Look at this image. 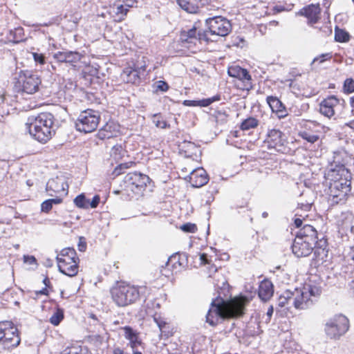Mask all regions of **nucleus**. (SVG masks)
Instances as JSON below:
<instances>
[{
    "label": "nucleus",
    "instance_id": "obj_39",
    "mask_svg": "<svg viewBox=\"0 0 354 354\" xmlns=\"http://www.w3.org/2000/svg\"><path fill=\"white\" fill-rule=\"evenodd\" d=\"M217 123H225L227 121L228 115L224 110H217L214 113Z\"/></svg>",
    "mask_w": 354,
    "mask_h": 354
},
{
    "label": "nucleus",
    "instance_id": "obj_19",
    "mask_svg": "<svg viewBox=\"0 0 354 354\" xmlns=\"http://www.w3.org/2000/svg\"><path fill=\"white\" fill-rule=\"evenodd\" d=\"M227 73L230 77H235L242 81L245 86L252 88V78L248 71L238 65L231 66L228 68Z\"/></svg>",
    "mask_w": 354,
    "mask_h": 354
},
{
    "label": "nucleus",
    "instance_id": "obj_14",
    "mask_svg": "<svg viewBox=\"0 0 354 354\" xmlns=\"http://www.w3.org/2000/svg\"><path fill=\"white\" fill-rule=\"evenodd\" d=\"M317 243L312 241H305L301 238L295 237L292 245V250L293 254L297 257H304L309 256Z\"/></svg>",
    "mask_w": 354,
    "mask_h": 354
},
{
    "label": "nucleus",
    "instance_id": "obj_64",
    "mask_svg": "<svg viewBox=\"0 0 354 354\" xmlns=\"http://www.w3.org/2000/svg\"><path fill=\"white\" fill-rule=\"evenodd\" d=\"M273 311H274L273 307H272V306H270L268 308V311H267V316L268 317L269 320L270 319V318L272 315Z\"/></svg>",
    "mask_w": 354,
    "mask_h": 354
},
{
    "label": "nucleus",
    "instance_id": "obj_41",
    "mask_svg": "<svg viewBox=\"0 0 354 354\" xmlns=\"http://www.w3.org/2000/svg\"><path fill=\"white\" fill-rule=\"evenodd\" d=\"M221 97L219 95H216L212 97L203 99L198 100L199 106L205 107L213 103L214 102L220 100Z\"/></svg>",
    "mask_w": 354,
    "mask_h": 354
},
{
    "label": "nucleus",
    "instance_id": "obj_42",
    "mask_svg": "<svg viewBox=\"0 0 354 354\" xmlns=\"http://www.w3.org/2000/svg\"><path fill=\"white\" fill-rule=\"evenodd\" d=\"M344 257L348 261H352L354 263V244L344 250Z\"/></svg>",
    "mask_w": 354,
    "mask_h": 354
},
{
    "label": "nucleus",
    "instance_id": "obj_37",
    "mask_svg": "<svg viewBox=\"0 0 354 354\" xmlns=\"http://www.w3.org/2000/svg\"><path fill=\"white\" fill-rule=\"evenodd\" d=\"M116 10V17L114 20L121 21L124 19V17L127 15L129 9L127 8V6L120 5L117 6Z\"/></svg>",
    "mask_w": 354,
    "mask_h": 354
},
{
    "label": "nucleus",
    "instance_id": "obj_16",
    "mask_svg": "<svg viewBox=\"0 0 354 354\" xmlns=\"http://www.w3.org/2000/svg\"><path fill=\"white\" fill-rule=\"evenodd\" d=\"M198 23L196 22L193 27L188 30H183L180 32V39L183 42H192L194 40H206L209 39L207 33L205 31L201 32L198 29Z\"/></svg>",
    "mask_w": 354,
    "mask_h": 354
},
{
    "label": "nucleus",
    "instance_id": "obj_40",
    "mask_svg": "<svg viewBox=\"0 0 354 354\" xmlns=\"http://www.w3.org/2000/svg\"><path fill=\"white\" fill-rule=\"evenodd\" d=\"M344 92L345 93H352L354 92V80L352 78H347L344 82L343 86Z\"/></svg>",
    "mask_w": 354,
    "mask_h": 354
},
{
    "label": "nucleus",
    "instance_id": "obj_50",
    "mask_svg": "<svg viewBox=\"0 0 354 354\" xmlns=\"http://www.w3.org/2000/svg\"><path fill=\"white\" fill-rule=\"evenodd\" d=\"M32 57L36 63L44 64L45 63V56L43 54L32 53Z\"/></svg>",
    "mask_w": 354,
    "mask_h": 354
},
{
    "label": "nucleus",
    "instance_id": "obj_11",
    "mask_svg": "<svg viewBox=\"0 0 354 354\" xmlns=\"http://www.w3.org/2000/svg\"><path fill=\"white\" fill-rule=\"evenodd\" d=\"M337 182L328 185V195L334 203H344L351 190V182Z\"/></svg>",
    "mask_w": 354,
    "mask_h": 354
},
{
    "label": "nucleus",
    "instance_id": "obj_35",
    "mask_svg": "<svg viewBox=\"0 0 354 354\" xmlns=\"http://www.w3.org/2000/svg\"><path fill=\"white\" fill-rule=\"evenodd\" d=\"M152 122L158 128L167 129L169 127V124L162 119L160 113L153 114L152 115Z\"/></svg>",
    "mask_w": 354,
    "mask_h": 354
},
{
    "label": "nucleus",
    "instance_id": "obj_18",
    "mask_svg": "<svg viewBox=\"0 0 354 354\" xmlns=\"http://www.w3.org/2000/svg\"><path fill=\"white\" fill-rule=\"evenodd\" d=\"M120 124L110 120L99 129L97 136L100 140L109 139L116 137L120 132Z\"/></svg>",
    "mask_w": 354,
    "mask_h": 354
},
{
    "label": "nucleus",
    "instance_id": "obj_60",
    "mask_svg": "<svg viewBox=\"0 0 354 354\" xmlns=\"http://www.w3.org/2000/svg\"><path fill=\"white\" fill-rule=\"evenodd\" d=\"M48 200L53 205L54 204H55V205L59 204L62 202V199L60 198H51V199H48Z\"/></svg>",
    "mask_w": 354,
    "mask_h": 354
},
{
    "label": "nucleus",
    "instance_id": "obj_26",
    "mask_svg": "<svg viewBox=\"0 0 354 354\" xmlns=\"http://www.w3.org/2000/svg\"><path fill=\"white\" fill-rule=\"evenodd\" d=\"M321 8L319 5L311 4L304 8L303 14L307 17L308 23L313 24L320 18Z\"/></svg>",
    "mask_w": 354,
    "mask_h": 354
},
{
    "label": "nucleus",
    "instance_id": "obj_1",
    "mask_svg": "<svg viewBox=\"0 0 354 354\" xmlns=\"http://www.w3.org/2000/svg\"><path fill=\"white\" fill-rule=\"evenodd\" d=\"M248 299L239 296L225 301L222 299L212 301L206 315V322L211 326L218 324L220 319L240 317L245 313V308Z\"/></svg>",
    "mask_w": 354,
    "mask_h": 354
},
{
    "label": "nucleus",
    "instance_id": "obj_49",
    "mask_svg": "<svg viewBox=\"0 0 354 354\" xmlns=\"http://www.w3.org/2000/svg\"><path fill=\"white\" fill-rule=\"evenodd\" d=\"M52 208L53 205L51 204L48 199L44 201L41 205V210L43 212L48 213L51 210Z\"/></svg>",
    "mask_w": 354,
    "mask_h": 354
},
{
    "label": "nucleus",
    "instance_id": "obj_51",
    "mask_svg": "<svg viewBox=\"0 0 354 354\" xmlns=\"http://www.w3.org/2000/svg\"><path fill=\"white\" fill-rule=\"evenodd\" d=\"M24 262L28 265H37V259L34 256L24 255Z\"/></svg>",
    "mask_w": 354,
    "mask_h": 354
},
{
    "label": "nucleus",
    "instance_id": "obj_3",
    "mask_svg": "<svg viewBox=\"0 0 354 354\" xmlns=\"http://www.w3.org/2000/svg\"><path fill=\"white\" fill-rule=\"evenodd\" d=\"M149 178L145 174L138 172L127 174L120 185V192L123 195L133 197V195H139L145 189Z\"/></svg>",
    "mask_w": 354,
    "mask_h": 354
},
{
    "label": "nucleus",
    "instance_id": "obj_46",
    "mask_svg": "<svg viewBox=\"0 0 354 354\" xmlns=\"http://www.w3.org/2000/svg\"><path fill=\"white\" fill-rule=\"evenodd\" d=\"M54 59L59 62H66L67 61V51H59L53 55Z\"/></svg>",
    "mask_w": 354,
    "mask_h": 354
},
{
    "label": "nucleus",
    "instance_id": "obj_12",
    "mask_svg": "<svg viewBox=\"0 0 354 354\" xmlns=\"http://www.w3.org/2000/svg\"><path fill=\"white\" fill-rule=\"evenodd\" d=\"M325 179L327 185L337 182H351V174L344 165H336L334 167L330 168L325 174Z\"/></svg>",
    "mask_w": 354,
    "mask_h": 354
},
{
    "label": "nucleus",
    "instance_id": "obj_29",
    "mask_svg": "<svg viewBox=\"0 0 354 354\" xmlns=\"http://www.w3.org/2000/svg\"><path fill=\"white\" fill-rule=\"evenodd\" d=\"M126 151L123 149L121 145H116L113 146L111 150V156L115 160L119 161L124 157Z\"/></svg>",
    "mask_w": 354,
    "mask_h": 354
},
{
    "label": "nucleus",
    "instance_id": "obj_8",
    "mask_svg": "<svg viewBox=\"0 0 354 354\" xmlns=\"http://www.w3.org/2000/svg\"><path fill=\"white\" fill-rule=\"evenodd\" d=\"M349 328V321L348 318L339 315L329 319L325 325L326 335L330 339H339L344 335Z\"/></svg>",
    "mask_w": 354,
    "mask_h": 354
},
{
    "label": "nucleus",
    "instance_id": "obj_61",
    "mask_svg": "<svg viewBox=\"0 0 354 354\" xmlns=\"http://www.w3.org/2000/svg\"><path fill=\"white\" fill-rule=\"evenodd\" d=\"M349 104L351 107V113L354 115V95L349 98Z\"/></svg>",
    "mask_w": 354,
    "mask_h": 354
},
{
    "label": "nucleus",
    "instance_id": "obj_28",
    "mask_svg": "<svg viewBox=\"0 0 354 354\" xmlns=\"http://www.w3.org/2000/svg\"><path fill=\"white\" fill-rule=\"evenodd\" d=\"M292 290H286L279 297L278 305L280 307H285L286 306L292 305Z\"/></svg>",
    "mask_w": 354,
    "mask_h": 354
},
{
    "label": "nucleus",
    "instance_id": "obj_2",
    "mask_svg": "<svg viewBox=\"0 0 354 354\" xmlns=\"http://www.w3.org/2000/svg\"><path fill=\"white\" fill-rule=\"evenodd\" d=\"M53 123V115L48 112H44L37 116L28 117L26 123V129L34 139L45 143L52 138L55 132Z\"/></svg>",
    "mask_w": 354,
    "mask_h": 354
},
{
    "label": "nucleus",
    "instance_id": "obj_45",
    "mask_svg": "<svg viewBox=\"0 0 354 354\" xmlns=\"http://www.w3.org/2000/svg\"><path fill=\"white\" fill-rule=\"evenodd\" d=\"M180 229L186 232L194 233L197 230V227L194 223H187L181 225Z\"/></svg>",
    "mask_w": 354,
    "mask_h": 354
},
{
    "label": "nucleus",
    "instance_id": "obj_17",
    "mask_svg": "<svg viewBox=\"0 0 354 354\" xmlns=\"http://www.w3.org/2000/svg\"><path fill=\"white\" fill-rule=\"evenodd\" d=\"M340 100L332 95L324 99L319 105V112L324 116L330 118L335 113V108L339 104Z\"/></svg>",
    "mask_w": 354,
    "mask_h": 354
},
{
    "label": "nucleus",
    "instance_id": "obj_47",
    "mask_svg": "<svg viewBox=\"0 0 354 354\" xmlns=\"http://www.w3.org/2000/svg\"><path fill=\"white\" fill-rule=\"evenodd\" d=\"M170 263H172V266L175 268H176L177 263L178 266H181L180 262V256L178 254H174L169 258L167 265L169 266Z\"/></svg>",
    "mask_w": 354,
    "mask_h": 354
},
{
    "label": "nucleus",
    "instance_id": "obj_38",
    "mask_svg": "<svg viewBox=\"0 0 354 354\" xmlns=\"http://www.w3.org/2000/svg\"><path fill=\"white\" fill-rule=\"evenodd\" d=\"M63 318L64 314L62 310L58 309L50 318V322L54 326H57L59 324Z\"/></svg>",
    "mask_w": 354,
    "mask_h": 354
},
{
    "label": "nucleus",
    "instance_id": "obj_15",
    "mask_svg": "<svg viewBox=\"0 0 354 354\" xmlns=\"http://www.w3.org/2000/svg\"><path fill=\"white\" fill-rule=\"evenodd\" d=\"M296 237L301 238L302 240L315 242L317 243V246L319 248H324L326 245V240H320L319 242L316 241L317 239V232L316 230L310 225H305L297 233Z\"/></svg>",
    "mask_w": 354,
    "mask_h": 354
},
{
    "label": "nucleus",
    "instance_id": "obj_55",
    "mask_svg": "<svg viewBox=\"0 0 354 354\" xmlns=\"http://www.w3.org/2000/svg\"><path fill=\"white\" fill-rule=\"evenodd\" d=\"M158 86H157V87H158V88L159 90H160V91H167V89H168V88H169V86H168V84H167L166 82H163V81H159V82H158Z\"/></svg>",
    "mask_w": 354,
    "mask_h": 354
},
{
    "label": "nucleus",
    "instance_id": "obj_21",
    "mask_svg": "<svg viewBox=\"0 0 354 354\" xmlns=\"http://www.w3.org/2000/svg\"><path fill=\"white\" fill-rule=\"evenodd\" d=\"M141 69L145 71V66H142L140 68H125L120 75L121 79L125 83L138 84L140 82V73Z\"/></svg>",
    "mask_w": 354,
    "mask_h": 354
},
{
    "label": "nucleus",
    "instance_id": "obj_53",
    "mask_svg": "<svg viewBox=\"0 0 354 354\" xmlns=\"http://www.w3.org/2000/svg\"><path fill=\"white\" fill-rule=\"evenodd\" d=\"M86 248V243L84 241V238L83 237H80V241H79V243H78V250L80 252H84V251H85Z\"/></svg>",
    "mask_w": 354,
    "mask_h": 354
},
{
    "label": "nucleus",
    "instance_id": "obj_63",
    "mask_svg": "<svg viewBox=\"0 0 354 354\" xmlns=\"http://www.w3.org/2000/svg\"><path fill=\"white\" fill-rule=\"evenodd\" d=\"M35 295L37 296H38L39 295H48V290L46 288H43L42 290H39V291H36L35 292Z\"/></svg>",
    "mask_w": 354,
    "mask_h": 354
},
{
    "label": "nucleus",
    "instance_id": "obj_23",
    "mask_svg": "<svg viewBox=\"0 0 354 354\" xmlns=\"http://www.w3.org/2000/svg\"><path fill=\"white\" fill-rule=\"evenodd\" d=\"M189 182L194 187H201L208 182V176L203 168L193 170L189 174Z\"/></svg>",
    "mask_w": 354,
    "mask_h": 354
},
{
    "label": "nucleus",
    "instance_id": "obj_24",
    "mask_svg": "<svg viewBox=\"0 0 354 354\" xmlns=\"http://www.w3.org/2000/svg\"><path fill=\"white\" fill-rule=\"evenodd\" d=\"M274 289L272 282L269 280H263L261 282L259 288V297L263 301L269 300L273 295Z\"/></svg>",
    "mask_w": 354,
    "mask_h": 354
},
{
    "label": "nucleus",
    "instance_id": "obj_54",
    "mask_svg": "<svg viewBox=\"0 0 354 354\" xmlns=\"http://www.w3.org/2000/svg\"><path fill=\"white\" fill-rule=\"evenodd\" d=\"M131 348L134 350L138 345L140 344V341L138 340V335L136 336L133 339H129Z\"/></svg>",
    "mask_w": 354,
    "mask_h": 354
},
{
    "label": "nucleus",
    "instance_id": "obj_22",
    "mask_svg": "<svg viewBox=\"0 0 354 354\" xmlns=\"http://www.w3.org/2000/svg\"><path fill=\"white\" fill-rule=\"evenodd\" d=\"M68 185L64 182L63 179L56 177L50 179L46 184V192L49 196H53V194L61 192L66 194Z\"/></svg>",
    "mask_w": 354,
    "mask_h": 354
},
{
    "label": "nucleus",
    "instance_id": "obj_58",
    "mask_svg": "<svg viewBox=\"0 0 354 354\" xmlns=\"http://www.w3.org/2000/svg\"><path fill=\"white\" fill-rule=\"evenodd\" d=\"M317 124L315 122L309 121V122H305L304 127L306 128L305 130L310 129L312 127L317 126Z\"/></svg>",
    "mask_w": 354,
    "mask_h": 354
},
{
    "label": "nucleus",
    "instance_id": "obj_4",
    "mask_svg": "<svg viewBox=\"0 0 354 354\" xmlns=\"http://www.w3.org/2000/svg\"><path fill=\"white\" fill-rule=\"evenodd\" d=\"M58 269L60 272L68 277H74L78 273L79 258L73 248L62 249L57 255Z\"/></svg>",
    "mask_w": 354,
    "mask_h": 354
},
{
    "label": "nucleus",
    "instance_id": "obj_7",
    "mask_svg": "<svg viewBox=\"0 0 354 354\" xmlns=\"http://www.w3.org/2000/svg\"><path fill=\"white\" fill-rule=\"evenodd\" d=\"M113 300L118 306H125L135 302L140 297L138 289L130 285H119L111 289Z\"/></svg>",
    "mask_w": 354,
    "mask_h": 354
},
{
    "label": "nucleus",
    "instance_id": "obj_20",
    "mask_svg": "<svg viewBox=\"0 0 354 354\" xmlns=\"http://www.w3.org/2000/svg\"><path fill=\"white\" fill-rule=\"evenodd\" d=\"M266 142L269 148L275 149L277 151H281L283 147L285 139L283 138L281 131L272 129L268 131Z\"/></svg>",
    "mask_w": 354,
    "mask_h": 354
},
{
    "label": "nucleus",
    "instance_id": "obj_10",
    "mask_svg": "<svg viewBox=\"0 0 354 354\" xmlns=\"http://www.w3.org/2000/svg\"><path fill=\"white\" fill-rule=\"evenodd\" d=\"M207 30L205 32L209 35L225 37L232 30V25L229 20L221 16L208 18L205 20Z\"/></svg>",
    "mask_w": 354,
    "mask_h": 354
},
{
    "label": "nucleus",
    "instance_id": "obj_52",
    "mask_svg": "<svg viewBox=\"0 0 354 354\" xmlns=\"http://www.w3.org/2000/svg\"><path fill=\"white\" fill-rule=\"evenodd\" d=\"M100 198L98 195L94 196L91 201H89V207L91 208H96L99 205Z\"/></svg>",
    "mask_w": 354,
    "mask_h": 354
},
{
    "label": "nucleus",
    "instance_id": "obj_62",
    "mask_svg": "<svg viewBox=\"0 0 354 354\" xmlns=\"http://www.w3.org/2000/svg\"><path fill=\"white\" fill-rule=\"evenodd\" d=\"M294 223H295L296 227L299 228V227H301V225L303 224V221L301 218H297L295 219Z\"/></svg>",
    "mask_w": 354,
    "mask_h": 354
},
{
    "label": "nucleus",
    "instance_id": "obj_43",
    "mask_svg": "<svg viewBox=\"0 0 354 354\" xmlns=\"http://www.w3.org/2000/svg\"><path fill=\"white\" fill-rule=\"evenodd\" d=\"M133 164H134V163L132 162L120 164L118 166H117L115 168V169L113 171V174L115 176H119L120 174H121L122 173V170L123 169H127V168L130 167V166H131Z\"/></svg>",
    "mask_w": 354,
    "mask_h": 354
},
{
    "label": "nucleus",
    "instance_id": "obj_31",
    "mask_svg": "<svg viewBox=\"0 0 354 354\" xmlns=\"http://www.w3.org/2000/svg\"><path fill=\"white\" fill-rule=\"evenodd\" d=\"M258 124L259 121L256 118L250 117L242 122L240 128L243 131H248L256 128Z\"/></svg>",
    "mask_w": 354,
    "mask_h": 354
},
{
    "label": "nucleus",
    "instance_id": "obj_30",
    "mask_svg": "<svg viewBox=\"0 0 354 354\" xmlns=\"http://www.w3.org/2000/svg\"><path fill=\"white\" fill-rule=\"evenodd\" d=\"M180 149L185 152V156H191L197 149V147L192 142L184 141L180 145Z\"/></svg>",
    "mask_w": 354,
    "mask_h": 354
},
{
    "label": "nucleus",
    "instance_id": "obj_25",
    "mask_svg": "<svg viewBox=\"0 0 354 354\" xmlns=\"http://www.w3.org/2000/svg\"><path fill=\"white\" fill-rule=\"evenodd\" d=\"M267 102L272 112H275L279 118H284L287 115L284 105L277 97L268 96Z\"/></svg>",
    "mask_w": 354,
    "mask_h": 354
},
{
    "label": "nucleus",
    "instance_id": "obj_59",
    "mask_svg": "<svg viewBox=\"0 0 354 354\" xmlns=\"http://www.w3.org/2000/svg\"><path fill=\"white\" fill-rule=\"evenodd\" d=\"M200 260L204 264L208 263L207 255L205 253H203L200 255Z\"/></svg>",
    "mask_w": 354,
    "mask_h": 354
},
{
    "label": "nucleus",
    "instance_id": "obj_48",
    "mask_svg": "<svg viewBox=\"0 0 354 354\" xmlns=\"http://www.w3.org/2000/svg\"><path fill=\"white\" fill-rule=\"evenodd\" d=\"M124 330V337L127 339H133L138 335L133 331L130 326H125L123 328Z\"/></svg>",
    "mask_w": 354,
    "mask_h": 354
},
{
    "label": "nucleus",
    "instance_id": "obj_13",
    "mask_svg": "<svg viewBox=\"0 0 354 354\" xmlns=\"http://www.w3.org/2000/svg\"><path fill=\"white\" fill-rule=\"evenodd\" d=\"M20 80L22 82V90L28 94H33L39 91L41 80L39 75L32 71L21 72Z\"/></svg>",
    "mask_w": 354,
    "mask_h": 354
},
{
    "label": "nucleus",
    "instance_id": "obj_9",
    "mask_svg": "<svg viewBox=\"0 0 354 354\" xmlns=\"http://www.w3.org/2000/svg\"><path fill=\"white\" fill-rule=\"evenodd\" d=\"M100 122L98 113L93 109H88L82 111L76 122L75 127L77 131L91 133L96 129Z\"/></svg>",
    "mask_w": 354,
    "mask_h": 354
},
{
    "label": "nucleus",
    "instance_id": "obj_27",
    "mask_svg": "<svg viewBox=\"0 0 354 354\" xmlns=\"http://www.w3.org/2000/svg\"><path fill=\"white\" fill-rule=\"evenodd\" d=\"M177 3L183 10L188 13L195 14L198 12V6L188 0H177Z\"/></svg>",
    "mask_w": 354,
    "mask_h": 354
},
{
    "label": "nucleus",
    "instance_id": "obj_33",
    "mask_svg": "<svg viewBox=\"0 0 354 354\" xmlns=\"http://www.w3.org/2000/svg\"><path fill=\"white\" fill-rule=\"evenodd\" d=\"M73 202L75 206L79 208L88 209L89 207V200L86 199L84 194L77 196Z\"/></svg>",
    "mask_w": 354,
    "mask_h": 354
},
{
    "label": "nucleus",
    "instance_id": "obj_5",
    "mask_svg": "<svg viewBox=\"0 0 354 354\" xmlns=\"http://www.w3.org/2000/svg\"><path fill=\"white\" fill-rule=\"evenodd\" d=\"M322 292L319 287L306 285L302 289L295 288L292 290V306L299 310H304L313 305V298L318 297Z\"/></svg>",
    "mask_w": 354,
    "mask_h": 354
},
{
    "label": "nucleus",
    "instance_id": "obj_57",
    "mask_svg": "<svg viewBox=\"0 0 354 354\" xmlns=\"http://www.w3.org/2000/svg\"><path fill=\"white\" fill-rule=\"evenodd\" d=\"M153 320L158 325L160 330L162 331V330L163 327L165 326L166 323L164 321H162L157 317H154Z\"/></svg>",
    "mask_w": 354,
    "mask_h": 354
},
{
    "label": "nucleus",
    "instance_id": "obj_44",
    "mask_svg": "<svg viewBox=\"0 0 354 354\" xmlns=\"http://www.w3.org/2000/svg\"><path fill=\"white\" fill-rule=\"evenodd\" d=\"M331 58H332L331 53H323V54L320 55L319 56L315 57L312 62V64L315 63L317 61L319 62V64H322L324 61L330 59Z\"/></svg>",
    "mask_w": 354,
    "mask_h": 354
},
{
    "label": "nucleus",
    "instance_id": "obj_56",
    "mask_svg": "<svg viewBox=\"0 0 354 354\" xmlns=\"http://www.w3.org/2000/svg\"><path fill=\"white\" fill-rule=\"evenodd\" d=\"M183 104L189 106H199L198 100H185Z\"/></svg>",
    "mask_w": 354,
    "mask_h": 354
},
{
    "label": "nucleus",
    "instance_id": "obj_6",
    "mask_svg": "<svg viewBox=\"0 0 354 354\" xmlns=\"http://www.w3.org/2000/svg\"><path fill=\"white\" fill-rule=\"evenodd\" d=\"M21 342L18 329L9 321L0 322V345L7 350L17 347Z\"/></svg>",
    "mask_w": 354,
    "mask_h": 354
},
{
    "label": "nucleus",
    "instance_id": "obj_32",
    "mask_svg": "<svg viewBox=\"0 0 354 354\" xmlns=\"http://www.w3.org/2000/svg\"><path fill=\"white\" fill-rule=\"evenodd\" d=\"M335 39L338 42H347L350 39L348 32L337 27L335 29Z\"/></svg>",
    "mask_w": 354,
    "mask_h": 354
},
{
    "label": "nucleus",
    "instance_id": "obj_36",
    "mask_svg": "<svg viewBox=\"0 0 354 354\" xmlns=\"http://www.w3.org/2000/svg\"><path fill=\"white\" fill-rule=\"evenodd\" d=\"M82 58V55L76 51H67L66 63L73 64L78 62Z\"/></svg>",
    "mask_w": 354,
    "mask_h": 354
},
{
    "label": "nucleus",
    "instance_id": "obj_34",
    "mask_svg": "<svg viewBox=\"0 0 354 354\" xmlns=\"http://www.w3.org/2000/svg\"><path fill=\"white\" fill-rule=\"evenodd\" d=\"M299 136L303 138L304 140L308 141V142L313 144L317 142L319 137L318 135L312 133L307 130L300 131L299 133Z\"/></svg>",
    "mask_w": 354,
    "mask_h": 354
}]
</instances>
